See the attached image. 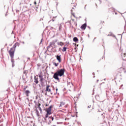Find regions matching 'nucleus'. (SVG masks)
I'll return each instance as SVG.
<instances>
[{
    "label": "nucleus",
    "instance_id": "nucleus-1",
    "mask_svg": "<svg viewBox=\"0 0 126 126\" xmlns=\"http://www.w3.org/2000/svg\"><path fill=\"white\" fill-rule=\"evenodd\" d=\"M64 74V69H61L57 70L53 75V78L56 80H60L59 76L62 77Z\"/></svg>",
    "mask_w": 126,
    "mask_h": 126
},
{
    "label": "nucleus",
    "instance_id": "nucleus-2",
    "mask_svg": "<svg viewBox=\"0 0 126 126\" xmlns=\"http://www.w3.org/2000/svg\"><path fill=\"white\" fill-rule=\"evenodd\" d=\"M9 54L10 55V57H11L12 66L13 67V66H14V60L13 59L14 57V48L10 49V51H9Z\"/></svg>",
    "mask_w": 126,
    "mask_h": 126
},
{
    "label": "nucleus",
    "instance_id": "nucleus-3",
    "mask_svg": "<svg viewBox=\"0 0 126 126\" xmlns=\"http://www.w3.org/2000/svg\"><path fill=\"white\" fill-rule=\"evenodd\" d=\"M38 77L40 79V82L44 81V78L43 77V73H42V72H40L38 73Z\"/></svg>",
    "mask_w": 126,
    "mask_h": 126
},
{
    "label": "nucleus",
    "instance_id": "nucleus-4",
    "mask_svg": "<svg viewBox=\"0 0 126 126\" xmlns=\"http://www.w3.org/2000/svg\"><path fill=\"white\" fill-rule=\"evenodd\" d=\"M20 44H19V43H18V42H16L15 44H14V45H13V47H12L11 49H14V52H15V48L16 47H19V46H20Z\"/></svg>",
    "mask_w": 126,
    "mask_h": 126
},
{
    "label": "nucleus",
    "instance_id": "nucleus-5",
    "mask_svg": "<svg viewBox=\"0 0 126 126\" xmlns=\"http://www.w3.org/2000/svg\"><path fill=\"white\" fill-rule=\"evenodd\" d=\"M52 109V106L51 105L47 110H46V112H47V114H52V113L51 112V110Z\"/></svg>",
    "mask_w": 126,
    "mask_h": 126
},
{
    "label": "nucleus",
    "instance_id": "nucleus-6",
    "mask_svg": "<svg viewBox=\"0 0 126 126\" xmlns=\"http://www.w3.org/2000/svg\"><path fill=\"white\" fill-rule=\"evenodd\" d=\"M64 105H65V102H63V101L61 102V104L59 106V108L60 109H63V106H64Z\"/></svg>",
    "mask_w": 126,
    "mask_h": 126
},
{
    "label": "nucleus",
    "instance_id": "nucleus-7",
    "mask_svg": "<svg viewBox=\"0 0 126 126\" xmlns=\"http://www.w3.org/2000/svg\"><path fill=\"white\" fill-rule=\"evenodd\" d=\"M87 26V25L86 23L83 24L81 27V29H82V30H85V29H86Z\"/></svg>",
    "mask_w": 126,
    "mask_h": 126
},
{
    "label": "nucleus",
    "instance_id": "nucleus-8",
    "mask_svg": "<svg viewBox=\"0 0 126 126\" xmlns=\"http://www.w3.org/2000/svg\"><path fill=\"white\" fill-rule=\"evenodd\" d=\"M34 83L38 84V83H39V81H38V79H39V78L38 77H36V76H34Z\"/></svg>",
    "mask_w": 126,
    "mask_h": 126
},
{
    "label": "nucleus",
    "instance_id": "nucleus-9",
    "mask_svg": "<svg viewBox=\"0 0 126 126\" xmlns=\"http://www.w3.org/2000/svg\"><path fill=\"white\" fill-rule=\"evenodd\" d=\"M56 58L57 61L59 62V63H61L62 62V59L61 58V55H57Z\"/></svg>",
    "mask_w": 126,
    "mask_h": 126
},
{
    "label": "nucleus",
    "instance_id": "nucleus-10",
    "mask_svg": "<svg viewBox=\"0 0 126 126\" xmlns=\"http://www.w3.org/2000/svg\"><path fill=\"white\" fill-rule=\"evenodd\" d=\"M50 88V85H47L46 88V91H47V92H52V91L51 90V89H49Z\"/></svg>",
    "mask_w": 126,
    "mask_h": 126
},
{
    "label": "nucleus",
    "instance_id": "nucleus-11",
    "mask_svg": "<svg viewBox=\"0 0 126 126\" xmlns=\"http://www.w3.org/2000/svg\"><path fill=\"white\" fill-rule=\"evenodd\" d=\"M25 93H26L27 97H28V96H29V94H30L31 92H30V91L29 90H27V91H25Z\"/></svg>",
    "mask_w": 126,
    "mask_h": 126
},
{
    "label": "nucleus",
    "instance_id": "nucleus-12",
    "mask_svg": "<svg viewBox=\"0 0 126 126\" xmlns=\"http://www.w3.org/2000/svg\"><path fill=\"white\" fill-rule=\"evenodd\" d=\"M56 42H57V40H55V41H53L50 42V46L51 47H52V46H54V45H55V44H56Z\"/></svg>",
    "mask_w": 126,
    "mask_h": 126
},
{
    "label": "nucleus",
    "instance_id": "nucleus-13",
    "mask_svg": "<svg viewBox=\"0 0 126 126\" xmlns=\"http://www.w3.org/2000/svg\"><path fill=\"white\" fill-rule=\"evenodd\" d=\"M49 115H51V114H48V113H47L45 115V118H44L45 121H47V119H48V118L49 117Z\"/></svg>",
    "mask_w": 126,
    "mask_h": 126
},
{
    "label": "nucleus",
    "instance_id": "nucleus-14",
    "mask_svg": "<svg viewBox=\"0 0 126 126\" xmlns=\"http://www.w3.org/2000/svg\"><path fill=\"white\" fill-rule=\"evenodd\" d=\"M58 45L59 46H63V43L62 42H58Z\"/></svg>",
    "mask_w": 126,
    "mask_h": 126
},
{
    "label": "nucleus",
    "instance_id": "nucleus-15",
    "mask_svg": "<svg viewBox=\"0 0 126 126\" xmlns=\"http://www.w3.org/2000/svg\"><path fill=\"white\" fill-rule=\"evenodd\" d=\"M40 106H41V104H39L38 109L40 112H42V108H41V107H40Z\"/></svg>",
    "mask_w": 126,
    "mask_h": 126
},
{
    "label": "nucleus",
    "instance_id": "nucleus-16",
    "mask_svg": "<svg viewBox=\"0 0 126 126\" xmlns=\"http://www.w3.org/2000/svg\"><path fill=\"white\" fill-rule=\"evenodd\" d=\"M73 41L74 42H77V41H78V38H77L76 37H75L73 38Z\"/></svg>",
    "mask_w": 126,
    "mask_h": 126
},
{
    "label": "nucleus",
    "instance_id": "nucleus-17",
    "mask_svg": "<svg viewBox=\"0 0 126 126\" xmlns=\"http://www.w3.org/2000/svg\"><path fill=\"white\" fill-rule=\"evenodd\" d=\"M109 11H111L112 12H115V9L114 8H109Z\"/></svg>",
    "mask_w": 126,
    "mask_h": 126
},
{
    "label": "nucleus",
    "instance_id": "nucleus-18",
    "mask_svg": "<svg viewBox=\"0 0 126 126\" xmlns=\"http://www.w3.org/2000/svg\"><path fill=\"white\" fill-rule=\"evenodd\" d=\"M56 18H57V17H54L52 20H50L49 22H51V21H52L54 22L56 20Z\"/></svg>",
    "mask_w": 126,
    "mask_h": 126
},
{
    "label": "nucleus",
    "instance_id": "nucleus-19",
    "mask_svg": "<svg viewBox=\"0 0 126 126\" xmlns=\"http://www.w3.org/2000/svg\"><path fill=\"white\" fill-rule=\"evenodd\" d=\"M68 87H71V86H73V85L71 83H69L67 85Z\"/></svg>",
    "mask_w": 126,
    "mask_h": 126
},
{
    "label": "nucleus",
    "instance_id": "nucleus-20",
    "mask_svg": "<svg viewBox=\"0 0 126 126\" xmlns=\"http://www.w3.org/2000/svg\"><path fill=\"white\" fill-rule=\"evenodd\" d=\"M62 51H63V52H66V47H64L63 48V49H62Z\"/></svg>",
    "mask_w": 126,
    "mask_h": 126
},
{
    "label": "nucleus",
    "instance_id": "nucleus-21",
    "mask_svg": "<svg viewBox=\"0 0 126 126\" xmlns=\"http://www.w3.org/2000/svg\"><path fill=\"white\" fill-rule=\"evenodd\" d=\"M53 64L55 65V66H58V65H59V63H54Z\"/></svg>",
    "mask_w": 126,
    "mask_h": 126
},
{
    "label": "nucleus",
    "instance_id": "nucleus-22",
    "mask_svg": "<svg viewBox=\"0 0 126 126\" xmlns=\"http://www.w3.org/2000/svg\"><path fill=\"white\" fill-rule=\"evenodd\" d=\"M49 119H51L52 121H54V117H49Z\"/></svg>",
    "mask_w": 126,
    "mask_h": 126
},
{
    "label": "nucleus",
    "instance_id": "nucleus-23",
    "mask_svg": "<svg viewBox=\"0 0 126 126\" xmlns=\"http://www.w3.org/2000/svg\"><path fill=\"white\" fill-rule=\"evenodd\" d=\"M42 42H43V39H41L39 44L41 45V44H42Z\"/></svg>",
    "mask_w": 126,
    "mask_h": 126
},
{
    "label": "nucleus",
    "instance_id": "nucleus-24",
    "mask_svg": "<svg viewBox=\"0 0 126 126\" xmlns=\"http://www.w3.org/2000/svg\"><path fill=\"white\" fill-rule=\"evenodd\" d=\"M61 28H62V26H60L59 27V30L61 31Z\"/></svg>",
    "mask_w": 126,
    "mask_h": 126
},
{
    "label": "nucleus",
    "instance_id": "nucleus-25",
    "mask_svg": "<svg viewBox=\"0 0 126 126\" xmlns=\"http://www.w3.org/2000/svg\"><path fill=\"white\" fill-rule=\"evenodd\" d=\"M74 50H75V52H77V49H76V48H75Z\"/></svg>",
    "mask_w": 126,
    "mask_h": 126
},
{
    "label": "nucleus",
    "instance_id": "nucleus-26",
    "mask_svg": "<svg viewBox=\"0 0 126 126\" xmlns=\"http://www.w3.org/2000/svg\"><path fill=\"white\" fill-rule=\"evenodd\" d=\"M25 73H26V71L25 70V71H24V74H25Z\"/></svg>",
    "mask_w": 126,
    "mask_h": 126
},
{
    "label": "nucleus",
    "instance_id": "nucleus-27",
    "mask_svg": "<svg viewBox=\"0 0 126 126\" xmlns=\"http://www.w3.org/2000/svg\"><path fill=\"white\" fill-rule=\"evenodd\" d=\"M98 82H99V80H96V83H98Z\"/></svg>",
    "mask_w": 126,
    "mask_h": 126
},
{
    "label": "nucleus",
    "instance_id": "nucleus-28",
    "mask_svg": "<svg viewBox=\"0 0 126 126\" xmlns=\"http://www.w3.org/2000/svg\"><path fill=\"white\" fill-rule=\"evenodd\" d=\"M88 108H91V105L88 106Z\"/></svg>",
    "mask_w": 126,
    "mask_h": 126
},
{
    "label": "nucleus",
    "instance_id": "nucleus-29",
    "mask_svg": "<svg viewBox=\"0 0 126 126\" xmlns=\"http://www.w3.org/2000/svg\"><path fill=\"white\" fill-rule=\"evenodd\" d=\"M84 9H86V5L85 6Z\"/></svg>",
    "mask_w": 126,
    "mask_h": 126
},
{
    "label": "nucleus",
    "instance_id": "nucleus-30",
    "mask_svg": "<svg viewBox=\"0 0 126 126\" xmlns=\"http://www.w3.org/2000/svg\"><path fill=\"white\" fill-rule=\"evenodd\" d=\"M22 44H25V42H24V41H23V42H22Z\"/></svg>",
    "mask_w": 126,
    "mask_h": 126
},
{
    "label": "nucleus",
    "instance_id": "nucleus-31",
    "mask_svg": "<svg viewBox=\"0 0 126 126\" xmlns=\"http://www.w3.org/2000/svg\"><path fill=\"white\" fill-rule=\"evenodd\" d=\"M120 52H122V51H123V49H120Z\"/></svg>",
    "mask_w": 126,
    "mask_h": 126
},
{
    "label": "nucleus",
    "instance_id": "nucleus-32",
    "mask_svg": "<svg viewBox=\"0 0 126 126\" xmlns=\"http://www.w3.org/2000/svg\"><path fill=\"white\" fill-rule=\"evenodd\" d=\"M93 75H95V73H93Z\"/></svg>",
    "mask_w": 126,
    "mask_h": 126
},
{
    "label": "nucleus",
    "instance_id": "nucleus-33",
    "mask_svg": "<svg viewBox=\"0 0 126 126\" xmlns=\"http://www.w3.org/2000/svg\"><path fill=\"white\" fill-rule=\"evenodd\" d=\"M56 92H58V88H57V89H56Z\"/></svg>",
    "mask_w": 126,
    "mask_h": 126
},
{
    "label": "nucleus",
    "instance_id": "nucleus-34",
    "mask_svg": "<svg viewBox=\"0 0 126 126\" xmlns=\"http://www.w3.org/2000/svg\"><path fill=\"white\" fill-rule=\"evenodd\" d=\"M34 4H36V1H34Z\"/></svg>",
    "mask_w": 126,
    "mask_h": 126
},
{
    "label": "nucleus",
    "instance_id": "nucleus-35",
    "mask_svg": "<svg viewBox=\"0 0 126 126\" xmlns=\"http://www.w3.org/2000/svg\"><path fill=\"white\" fill-rule=\"evenodd\" d=\"M103 83H102L100 84V85H102V84H103Z\"/></svg>",
    "mask_w": 126,
    "mask_h": 126
},
{
    "label": "nucleus",
    "instance_id": "nucleus-36",
    "mask_svg": "<svg viewBox=\"0 0 126 126\" xmlns=\"http://www.w3.org/2000/svg\"><path fill=\"white\" fill-rule=\"evenodd\" d=\"M26 88H24V90H26Z\"/></svg>",
    "mask_w": 126,
    "mask_h": 126
},
{
    "label": "nucleus",
    "instance_id": "nucleus-37",
    "mask_svg": "<svg viewBox=\"0 0 126 126\" xmlns=\"http://www.w3.org/2000/svg\"><path fill=\"white\" fill-rule=\"evenodd\" d=\"M115 14L116 15H117V12H115Z\"/></svg>",
    "mask_w": 126,
    "mask_h": 126
},
{
    "label": "nucleus",
    "instance_id": "nucleus-38",
    "mask_svg": "<svg viewBox=\"0 0 126 126\" xmlns=\"http://www.w3.org/2000/svg\"><path fill=\"white\" fill-rule=\"evenodd\" d=\"M95 39H96V38H94V40H95Z\"/></svg>",
    "mask_w": 126,
    "mask_h": 126
},
{
    "label": "nucleus",
    "instance_id": "nucleus-39",
    "mask_svg": "<svg viewBox=\"0 0 126 126\" xmlns=\"http://www.w3.org/2000/svg\"><path fill=\"white\" fill-rule=\"evenodd\" d=\"M93 77H94V78L95 77V76H94Z\"/></svg>",
    "mask_w": 126,
    "mask_h": 126
},
{
    "label": "nucleus",
    "instance_id": "nucleus-40",
    "mask_svg": "<svg viewBox=\"0 0 126 126\" xmlns=\"http://www.w3.org/2000/svg\"><path fill=\"white\" fill-rule=\"evenodd\" d=\"M108 36H110V34H108Z\"/></svg>",
    "mask_w": 126,
    "mask_h": 126
},
{
    "label": "nucleus",
    "instance_id": "nucleus-41",
    "mask_svg": "<svg viewBox=\"0 0 126 126\" xmlns=\"http://www.w3.org/2000/svg\"><path fill=\"white\" fill-rule=\"evenodd\" d=\"M37 77H38V75H36Z\"/></svg>",
    "mask_w": 126,
    "mask_h": 126
}]
</instances>
